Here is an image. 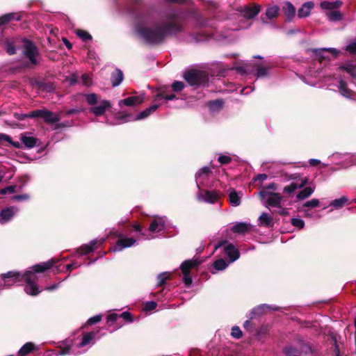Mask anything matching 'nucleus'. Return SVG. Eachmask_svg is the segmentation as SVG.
<instances>
[{
	"label": "nucleus",
	"instance_id": "nucleus-14",
	"mask_svg": "<svg viewBox=\"0 0 356 356\" xmlns=\"http://www.w3.org/2000/svg\"><path fill=\"white\" fill-rule=\"evenodd\" d=\"M18 212V209L15 207H8L0 211V223L2 225L10 222L15 215Z\"/></svg>",
	"mask_w": 356,
	"mask_h": 356
},
{
	"label": "nucleus",
	"instance_id": "nucleus-35",
	"mask_svg": "<svg viewBox=\"0 0 356 356\" xmlns=\"http://www.w3.org/2000/svg\"><path fill=\"white\" fill-rule=\"evenodd\" d=\"M259 224L264 226H270L273 223V218L267 213H263L259 217Z\"/></svg>",
	"mask_w": 356,
	"mask_h": 356
},
{
	"label": "nucleus",
	"instance_id": "nucleus-28",
	"mask_svg": "<svg viewBox=\"0 0 356 356\" xmlns=\"http://www.w3.org/2000/svg\"><path fill=\"white\" fill-rule=\"evenodd\" d=\"M159 104H153L148 107L147 108L145 109L144 111H141L135 118L136 120H142L144 118H147L152 113L154 112L158 108Z\"/></svg>",
	"mask_w": 356,
	"mask_h": 356
},
{
	"label": "nucleus",
	"instance_id": "nucleus-5",
	"mask_svg": "<svg viewBox=\"0 0 356 356\" xmlns=\"http://www.w3.org/2000/svg\"><path fill=\"white\" fill-rule=\"evenodd\" d=\"M95 336V332H92L86 333L83 336L81 341H80V343L79 344H77L76 346L74 344L68 345L67 346H66L63 348H61L58 351V355H70V354L81 353V351H76L75 348H83L88 345H90V343L92 342V341L94 339Z\"/></svg>",
	"mask_w": 356,
	"mask_h": 356
},
{
	"label": "nucleus",
	"instance_id": "nucleus-13",
	"mask_svg": "<svg viewBox=\"0 0 356 356\" xmlns=\"http://www.w3.org/2000/svg\"><path fill=\"white\" fill-rule=\"evenodd\" d=\"M119 240L117 241L115 246L113 248V252H120L127 248L134 246L136 243V240L133 238H128L123 236L122 234L118 235Z\"/></svg>",
	"mask_w": 356,
	"mask_h": 356
},
{
	"label": "nucleus",
	"instance_id": "nucleus-29",
	"mask_svg": "<svg viewBox=\"0 0 356 356\" xmlns=\"http://www.w3.org/2000/svg\"><path fill=\"white\" fill-rule=\"evenodd\" d=\"M22 141L26 147L32 148L36 145L38 140L29 134L22 137Z\"/></svg>",
	"mask_w": 356,
	"mask_h": 356
},
{
	"label": "nucleus",
	"instance_id": "nucleus-30",
	"mask_svg": "<svg viewBox=\"0 0 356 356\" xmlns=\"http://www.w3.org/2000/svg\"><path fill=\"white\" fill-rule=\"evenodd\" d=\"M111 80L113 87L119 86L123 80L122 72L120 70H115L112 74Z\"/></svg>",
	"mask_w": 356,
	"mask_h": 356
},
{
	"label": "nucleus",
	"instance_id": "nucleus-54",
	"mask_svg": "<svg viewBox=\"0 0 356 356\" xmlns=\"http://www.w3.org/2000/svg\"><path fill=\"white\" fill-rule=\"evenodd\" d=\"M29 199V195L27 194L17 195L12 197V200L15 201H24Z\"/></svg>",
	"mask_w": 356,
	"mask_h": 356
},
{
	"label": "nucleus",
	"instance_id": "nucleus-12",
	"mask_svg": "<svg viewBox=\"0 0 356 356\" xmlns=\"http://www.w3.org/2000/svg\"><path fill=\"white\" fill-rule=\"evenodd\" d=\"M23 54L29 59L33 65L37 64L36 56L38 54L36 47L29 40H23Z\"/></svg>",
	"mask_w": 356,
	"mask_h": 356
},
{
	"label": "nucleus",
	"instance_id": "nucleus-56",
	"mask_svg": "<svg viewBox=\"0 0 356 356\" xmlns=\"http://www.w3.org/2000/svg\"><path fill=\"white\" fill-rule=\"evenodd\" d=\"M218 161L222 164H227L231 161V158L227 155H221L218 157Z\"/></svg>",
	"mask_w": 356,
	"mask_h": 356
},
{
	"label": "nucleus",
	"instance_id": "nucleus-33",
	"mask_svg": "<svg viewBox=\"0 0 356 356\" xmlns=\"http://www.w3.org/2000/svg\"><path fill=\"white\" fill-rule=\"evenodd\" d=\"M343 161L346 163L344 164L345 168L356 165V154H344Z\"/></svg>",
	"mask_w": 356,
	"mask_h": 356
},
{
	"label": "nucleus",
	"instance_id": "nucleus-63",
	"mask_svg": "<svg viewBox=\"0 0 356 356\" xmlns=\"http://www.w3.org/2000/svg\"><path fill=\"white\" fill-rule=\"evenodd\" d=\"M309 163L311 165L315 166L321 163V161L316 159H311L309 160Z\"/></svg>",
	"mask_w": 356,
	"mask_h": 356
},
{
	"label": "nucleus",
	"instance_id": "nucleus-58",
	"mask_svg": "<svg viewBox=\"0 0 356 356\" xmlns=\"http://www.w3.org/2000/svg\"><path fill=\"white\" fill-rule=\"evenodd\" d=\"M175 97H176L175 95H173V94L167 95H165V96H163L162 95L159 94V95H156V99L162 98V99H163L165 100L168 101V100H172Z\"/></svg>",
	"mask_w": 356,
	"mask_h": 356
},
{
	"label": "nucleus",
	"instance_id": "nucleus-26",
	"mask_svg": "<svg viewBox=\"0 0 356 356\" xmlns=\"http://www.w3.org/2000/svg\"><path fill=\"white\" fill-rule=\"evenodd\" d=\"M241 195H240L234 189L229 190V201L233 207H237L241 204Z\"/></svg>",
	"mask_w": 356,
	"mask_h": 356
},
{
	"label": "nucleus",
	"instance_id": "nucleus-31",
	"mask_svg": "<svg viewBox=\"0 0 356 356\" xmlns=\"http://www.w3.org/2000/svg\"><path fill=\"white\" fill-rule=\"evenodd\" d=\"M284 13L286 16V18L289 20H291L296 14V8L293 6V4L290 2H286L284 7Z\"/></svg>",
	"mask_w": 356,
	"mask_h": 356
},
{
	"label": "nucleus",
	"instance_id": "nucleus-20",
	"mask_svg": "<svg viewBox=\"0 0 356 356\" xmlns=\"http://www.w3.org/2000/svg\"><path fill=\"white\" fill-rule=\"evenodd\" d=\"M105 241V238H101V239H95L90 241L89 244L83 245L81 247V248L79 250L81 254H86L90 253V252L93 251L95 249V245L96 244H102Z\"/></svg>",
	"mask_w": 356,
	"mask_h": 356
},
{
	"label": "nucleus",
	"instance_id": "nucleus-59",
	"mask_svg": "<svg viewBox=\"0 0 356 356\" xmlns=\"http://www.w3.org/2000/svg\"><path fill=\"white\" fill-rule=\"evenodd\" d=\"M31 113H15L14 117L19 120H23L26 118H31Z\"/></svg>",
	"mask_w": 356,
	"mask_h": 356
},
{
	"label": "nucleus",
	"instance_id": "nucleus-42",
	"mask_svg": "<svg viewBox=\"0 0 356 356\" xmlns=\"http://www.w3.org/2000/svg\"><path fill=\"white\" fill-rule=\"evenodd\" d=\"M223 102L221 99H217L215 101L210 102L209 103V108L211 111H215L216 109L220 108L222 106Z\"/></svg>",
	"mask_w": 356,
	"mask_h": 356
},
{
	"label": "nucleus",
	"instance_id": "nucleus-38",
	"mask_svg": "<svg viewBox=\"0 0 356 356\" xmlns=\"http://www.w3.org/2000/svg\"><path fill=\"white\" fill-rule=\"evenodd\" d=\"M170 273L163 272V273H160L157 276V284H156V286H161L162 285H163L165 283L166 280L170 279Z\"/></svg>",
	"mask_w": 356,
	"mask_h": 356
},
{
	"label": "nucleus",
	"instance_id": "nucleus-2",
	"mask_svg": "<svg viewBox=\"0 0 356 356\" xmlns=\"http://www.w3.org/2000/svg\"><path fill=\"white\" fill-rule=\"evenodd\" d=\"M53 265L54 261L51 259L47 262L33 266L32 267L33 271H26L24 273H20L16 271H10L7 273L1 274V276L3 281L2 288H9L14 284L24 280L26 283L24 287V291L29 295L37 296L41 292V290L39 289V287L36 284L38 277L35 273L49 269L53 266Z\"/></svg>",
	"mask_w": 356,
	"mask_h": 356
},
{
	"label": "nucleus",
	"instance_id": "nucleus-32",
	"mask_svg": "<svg viewBox=\"0 0 356 356\" xmlns=\"http://www.w3.org/2000/svg\"><path fill=\"white\" fill-rule=\"evenodd\" d=\"M315 188L314 187H306L302 191H300L297 194V198L298 200H305L307 197H309L314 191Z\"/></svg>",
	"mask_w": 356,
	"mask_h": 356
},
{
	"label": "nucleus",
	"instance_id": "nucleus-22",
	"mask_svg": "<svg viewBox=\"0 0 356 356\" xmlns=\"http://www.w3.org/2000/svg\"><path fill=\"white\" fill-rule=\"evenodd\" d=\"M314 7V3L308 1L302 4L301 8L298 11V16L299 18L307 17L309 15L312 9Z\"/></svg>",
	"mask_w": 356,
	"mask_h": 356
},
{
	"label": "nucleus",
	"instance_id": "nucleus-53",
	"mask_svg": "<svg viewBox=\"0 0 356 356\" xmlns=\"http://www.w3.org/2000/svg\"><path fill=\"white\" fill-rule=\"evenodd\" d=\"M265 309H270V307L267 305H261L258 306L257 307L254 308L252 310V313L253 314H260Z\"/></svg>",
	"mask_w": 356,
	"mask_h": 356
},
{
	"label": "nucleus",
	"instance_id": "nucleus-40",
	"mask_svg": "<svg viewBox=\"0 0 356 356\" xmlns=\"http://www.w3.org/2000/svg\"><path fill=\"white\" fill-rule=\"evenodd\" d=\"M228 264L229 263H227L225 259H220L213 263V267L217 270H223L227 267Z\"/></svg>",
	"mask_w": 356,
	"mask_h": 356
},
{
	"label": "nucleus",
	"instance_id": "nucleus-25",
	"mask_svg": "<svg viewBox=\"0 0 356 356\" xmlns=\"http://www.w3.org/2000/svg\"><path fill=\"white\" fill-rule=\"evenodd\" d=\"M261 9V6L259 5L253 7L247 6L243 10V15L248 19H252L258 15Z\"/></svg>",
	"mask_w": 356,
	"mask_h": 356
},
{
	"label": "nucleus",
	"instance_id": "nucleus-43",
	"mask_svg": "<svg viewBox=\"0 0 356 356\" xmlns=\"http://www.w3.org/2000/svg\"><path fill=\"white\" fill-rule=\"evenodd\" d=\"M341 69L345 70L351 76L356 78V67L352 65H347L346 66L341 67Z\"/></svg>",
	"mask_w": 356,
	"mask_h": 356
},
{
	"label": "nucleus",
	"instance_id": "nucleus-21",
	"mask_svg": "<svg viewBox=\"0 0 356 356\" xmlns=\"http://www.w3.org/2000/svg\"><path fill=\"white\" fill-rule=\"evenodd\" d=\"M251 225L249 223L240 222L234 224L232 227L231 230L233 232L238 234H245L250 230Z\"/></svg>",
	"mask_w": 356,
	"mask_h": 356
},
{
	"label": "nucleus",
	"instance_id": "nucleus-62",
	"mask_svg": "<svg viewBox=\"0 0 356 356\" xmlns=\"http://www.w3.org/2000/svg\"><path fill=\"white\" fill-rule=\"evenodd\" d=\"M268 176L266 174H259L255 178L254 181H264L267 179Z\"/></svg>",
	"mask_w": 356,
	"mask_h": 356
},
{
	"label": "nucleus",
	"instance_id": "nucleus-44",
	"mask_svg": "<svg viewBox=\"0 0 356 356\" xmlns=\"http://www.w3.org/2000/svg\"><path fill=\"white\" fill-rule=\"evenodd\" d=\"M291 224L296 227L302 229L304 227L305 222L302 219L298 218H294L291 219Z\"/></svg>",
	"mask_w": 356,
	"mask_h": 356
},
{
	"label": "nucleus",
	"instance_id": "nucleus-15",
	"mask_svg": "<svg viewBox=\"0 0 356 356\" xmlns=\"http://www.w3.org/2000/svg\"><path fill=\"white\" fill-rule=\"evenodd\" d=\"M220 198V193L217 191H206L204 193H198L197 199L199 201L209 204L216 202Z\"/></svg>",
	"mask_w": 356,
	"mask_h": 356
},
{
	"label": "nucleus",
	"instance_id": "nucleus-16",
	"mask_svg": "<svg viewBox=\"0 0 356 356\" xmlns=\"http://www.w3.org/2000/svg\"><path fill=\"white\" fill-rule=\"evenodd\" d=\"M19 42L18 38H3L2 35L0 38V44H3L6 51L10 55L15 54L16 53L15 44Z\"/></svg>",
	"mask_w": 356,
	"mask_h": 356
},
{
	"label": "nucleus",
	"instance_id": "nucleus-4",
	"mask_svg": "<svg viewBox=\"0 0 356 356\" xmlns=\"http://www.w3.org/2000/svg\"><path fill=\"white\" fill-rule=\"evenodd\" d=\"M85 97L88 104L91 106L90 111L95 116L104 115L106 111L111 106L109 101L100 99L96 94H86Z\"/></svg>",
	"mask_w": 356,
	"mask_h": 356
},
{
	"label": "nucleus",
	"instance_id": "nucleus-64",
	"mask_svg": "<svg viewBox=\"0 0 356 356\" xmlns=\"http://www.w3.org/2000/svg\"><path fill=\"white\" fill-rule=\"evenodd\" d=\"M278 210L277 211L279 213L283 216H287L289 215V212L286 211V209L282 208L280 206L277 207Z\"/></svg>",
	"mask_w": 356,
	"mask_h": 356
},
{
	"label": "nucleus",
	"instance_id": "nucleus-27",
	"mask_svg": "<svg viewBox=\"0 0 356 356\" xmlns=\"http://www.w3.org/2000/svg\"><path fill=\"white\" fill-rule=\"evenodd\" d=\"M13 19L19 21L21 19V15L18 13H11L0 17V26Z\"/></svg>",
	"mask_w": 356,
	"mask_h": 356
},
{
	"label": "nucleus",
	"instance_id": "nucleus-41",
	"mask_svg": "<svg viewBox=\"0 0 356 356\" xmlns=\"http://www.w3.org/2000/svg\"><path fill=\"white\" fill-rule=\"evenodd\" d=\"M77 36H79L83 41H88L92 39V36L86 31L83 30H77L76 31Z\"/></svg>",
	"mask_w": 356,
	"mask_h": 356
},
{
	"label": "nucleus",
	"instance_id": "nucleus-10",
	"mask_svg": "<svg viewBox=\"0 0 356 356\" xmlns=\"http://www.w3.org/2000/svg\"><path fill=\"white\" fill-rule=\"evenodd\" d=\"M31 118H40L47 123H56L60 119V116L47 110H35L31 112Z\"/></svg>",
	"mask_w": 356,
	"mask_h": 356
},
{
	"label": "nucleus",
	"instance_id": "nucleus-61",
	"mask_svg": "<svg viewBox=\"0 0 356 356\" xmlns=\"http://www.w3.org/2000/svg\"><path fill=\"white\" fill-rule=\"evenodd\" d=\"M297 353L296 350L292 347H286L285 349H284V353L287 355V356H293V355H295L296 353Z\"/></svg>",
	"mask_w": 356,
	"mask_h": 356
},
{
	"label": "nucleus",
	"instance_id": "nucleus-36",
	"mask_svg": "<svg viewBox=\"0 0 356 356\" xmlns=\"http://www.w3.org/2000/svg\"><path fill=\"white\" fill-rule=\"evenodd\" d=\"M35 346L31 342H27L25 343L19 350V356H25L34 350Z\"/></svg>",
	"mask_w": 356,
	"mask_h": 356
},
{
	"label": "nucleus",
	"instance_id": "nucleus-46",
	"mask_svg": "<svg viewBox=\"0 0 356 356\" xmlns=\"http://www.w3.org/2000/svg\"><path fill=\"white\" fill-rule=\"evenodd\" d=\"M319 205V200L318 199L314 198L311 200L307 201L303 207H316Z\"/></svg>",
	"mask_w": 356,
	"mask_h": 356
},
{
	"label": "nucleus",
	"instance_id": "nucleus-18",
	"mask_svg": "<svg viewBox=\"0 0 356 356\" xmlns=\"http://www.w3.org/2000/svg\"><path fill=\"white\" fill-rule=\"evenodd\" d=\"M144 100V95H140L137 96H132L127 97L124 99L120 100L119 102V105L120 106L122 104H124L127 106H137L140 104Z\"/></svg>",
	"mask_w": 356,
	"mask_h": 356
},
{
	"label": "nucleus",
	"instance_id": "nucleus-39",
	"mask_svg": "<svg viewBox=\"0 0 356 356\" xmlns=\"http://www.w3.org/2000/svg\"><path fill=\"white\" fill-rule=\"evenodd\" d=\"M326 16L330 21H339L342 19V15L339 10L327 12Z\"/></svg>",
	"mask_w": 356,
	"mask_h": 356
},
{
	"label": "nucleus",
	"instance_id": "nucleus-49",
	"mask_svg": "<svg viewBox=\"0 0 356 356\" xmlns=\"http://www.w3.org/2000/svg\"><path fill=\"white\" fill-rule=\"evenodd\" d=\"M119 317V316L115 313H112V314H108L107 316H106V321H107V323L108 324V325H111V324L113 323H114L115 321H117L118 318Z\"/></svg>",
	"mask_w": 356,
	"mask_h": 356
},
{
	"label": "nucleus",
	"instance_id": "nucleus-6",
	"mask_svg": "<svg viewBox=\"0 0 356 356\" xmlns=\"http://www.w3.org/2000/svg\"><path fill=\"white\" fill-rule=\"evenodd\" d=\"M201 261L197 258L186 260L184 261L180 268L183 274V282L186 286H190L192 283V278L190 275V270L192 268L197 267Z\"/></svg>",
	"mask_w": 356,
	"mask_h": 356
},
{
	"label": "nucleus",
	"instance_id": "nucleus-50",
	"mask_svg": "<svg viewBox=\"0 0 356 356\" xmlns=\"http://www.w3.org/2000/svg\"><path fill=\"white\" fill-rule=\"evenodd\" d=\"M101 320H102V315L97 314V315H95V316L90 318L87 321V324L91 325H93L95 323L99 322Z\"/></svg>",
	"mask_w": 356,
	"mask_h": 356
},
{
	"label": "nucleus",
	"instance_id": "nucleus-9",
	"mask_svg": "<svg viewBox=\"0 0 356 356\" xmlns=\"http://www.w3.org/2000/svg\"><path fill=\"white\" fill-rule=\"evenodd\" d=\"M261 198L265 200L266 207H278L282 197L279 193H275L266 190H262L259 193Z\"/></svg>",
	"mask_w": 356,
	"mask_h": 356
},
{
	"label": "nucleus",
	"instance_id": "nucleus-37",
	"mask_svg": "<svg viewBox=\"0 0 356 356\" xmlns=\"http://www.w3.org/2000/svg\"><path fill=\"white\" fill-rule=\"evenodd\" d=\"M279 7L277 6H273L268 7L266 10V17L268 19H272L278 15Z\"/></svg>",
	"mask_w": 356,
	"mask_h": 356
},
{
	"label": "nucleus",
	"instance_id": "nucleus-11",
	"mask_svg": "<svg viewBox=\"0 0 356 356\" xmlns=\"http://www.w3.org/2000/svg\"><path fill=\"white\" fill-rule=\"evenodd\" d=\"M184 79L191 86H200L205 79L204 74L198 71L191 70L184 75Z\"/></svg>",
	"mask_w": 356,
	"mask_h": 356
},
{
	"label": "nucleus",
	"instance_id": "nucleus-55",
	"mask_svg": "<svg viewBox=\"0 0 356 356\" xmlns=\"http://www.w3.org/2000/svg\"><path fill=\"white\" fill-rule=\"evenodd\" d=\"M268 75V70L266 67H259L257 70V77H264Z\"/></svg>",
	"mask_w": 356,
	"mask_h": 356
},
{
	"label": "nucleus",
	"instance_id": "nucleus-51",
	"mask_svg": "<svg viewBox=\"0 0 356 356\" xmlns=\"http://www.w3.org/2000/svg\"><path fill=\"white\" fill-rule=\"evenodd\" d=\"M81 81L84 86H89L92 83L91 77L89 74H84L81 76Z\"/></svg>",
	"mask_w": 356,
	"mask_h": 356
},
{
	"label": "nucleus",
	"instance_id": "nucleus-3",
	"mask_svg": "<svg viewBox=\"0 0 356 356\" xmlns=\"http://www.w3.org/2000/svg\"><path fill=\"white\" fill-rule=\"evenodd\" d=\"M134 228L136 231L138 232L140 235L145 239L149 240L154 238L167 229L166 219L165 217L155 218L149 225L148 234L143 232L142 227L140 225H134Z\"/></svg>",
	"mask_w": 356,
	"mask_h": 356
},
{
	"label": "nucleus",
	"instance_id": "nucleus-52",
	"mask_svg": "<svg viewBox=\"0 0 356 356\" xmlns=\"http://www.w3.org/2000/svg\"><path fill=\"white\" fill-rule=\"evenodd\" d=\"M157 305L154 301L147 302L145 305V310L147 312L152 311L156 309Z\"/></svg>",
	"mask_w": 356,
	"mask_h": 356
},
{
	"label": "nucleus",
	"instance_id": "nucleus-48",
	"mask_svg": "<svg viewBox=\"0 0 356 356\" xmlns=\"http://www.w3.org/2000/svg\"><path fill=\"white\" fill-rule=\"evenodd\" d=\"M172 90L175 92L181 91L184 88V84L181 81H175L172 85Z\"/></svg>",
	"mask_w": 356,
	"mask_h": 356
},
{
	"label": "nucleus",
	"instance_id": "nucleus-45",
	"mask_svg": "<svg viewBox=\"0 0 356 356\" xmlns=\"http://www.w3.org/2000/svg\"><path fill=\"white\" fill-rule=\"evenodd\" d=\"M231 335L235 339H240L242 337V332L239 327L234 326L232 329Z\"/></svg>",
	"mask_w": 356,
	"mask_h": 356
},
{
	"label": "nucleus",
	"instance_id": "nucleus-17",
	"mask_svg": "<svg viewBox=\"0 0 356 356\" xmlns=\"http://www.w3.org/2000/svg\"><path fill=\"white\" fill-rule=\"evenodd\" d=\"M209 168L204 167L196 173L195 181L199 188L205 184V181L209 178Z\"/></svg>",
	"mask_w": 356,
	"mask_h": 356
},
{
	"label": "nucleus",
	"instance_id": "nucleus-60",
	"mask_svg": "<svg viewBox=\"0 0 356 356\" xmlns=\"http://www.w3.org/2000/svg\"><path fill=\"white\" fill-rule=\"evenodd\" d=\"M346 49L352 54H356V42L347 45Z\"/></svg>",
	"mask_w": 356,
	"mask_h": 356
},
{
	"label": "nucleus",
	"instance_id": "nucleus-1",
	"mask_svg": "<svg viewBox=\"0 0 356 356\" xmlns=\"http://www.w3.org/2000/svg\"><path fill=\"white\" fill-rule=\"evenodd\" d=\"M181 31L180 25L174 21L163 26L154 23L149 15L139 17L134 26L135 33L148 43L161 42L168 35Z\"/></svg>",
	"mask_w": 356,
	"mask_h": 356
},
{
	"label": "nucleus",
	"instance_id": "nucleus-47",
	"mask_svg": "<svg viewBox=\"0 0 356 356\" xmlns=\"http://www.w3.org/2000/svg\"><path fill=\"white\" fill-rule=\"evenodd\" d=\"M16 186H10L0 190L1 195L7 193H14L15 192Z\"/></svg>",
	"mask_w": 356,
	"mask_h": 356
},
{
	"label": "nucleus",
	"instance_id": "nucleus-24",
	"mask_svg": "<svg viewBox=\"0 0 356 356\" xmlns=\"http://www.w3.org/2000/svg\"><path fill=\"white\" fill-rule=\"evenodd\" d=\"M339 90L342 96L348 99L354 98V92L347 88L346 83L342 80L339 81Z\"/></svg>",
	"mask_w": 356,
	"mask_h": 356
},
{
	"label": "nucleus",
	"instance_id": "nucleus-57",
	"mask_svg": "<svg viewBox=\"0 0 356 356\" xmlns=\"http://www.w3.org/2000/svg\"><path fill=\"white\" fill-rule=\"evenodd\" d=\"M120 317L122 318L125 321L131 322V314L128 312H122L120 316Z\"/></svg>",
	"mask_w": 356,
	"mask_h": 356
},
{
	"label": "nucleus",
	"instance_id": "nucleus-23",
	"mask_svg": "<svg viewBox=\"0 0 356 356\" xmlns=\"http://www.w3.org/2000/svg\"><path fill=\"white\" fill-rule=\"evenodd\" d=\"M342 5L341 1H324L321 3V8L325 10H329L330 12L332 10L339 8Z\"/></svg>",
	"mask_w": 356,
	"mask_h": 356
},
{
	"label": "nucleus",
	"instance_id": "nucleus-34",
	"mask_svg": "<svg viewBox=\"0 0 356 356\" xmlns=\"http://www.w3.org/2000/svg\"><path fill=\"white\" fill-rule=\"evenodd\" d=\"M348 199L346 196H342L339 199H335L332 201L330 204V206L338 209L343 207L348 202Z\"/></svg>",
	"mask_w": 356,
	"mask_h": 356
},
{
	"label": "nucleus",
	"instance_id": "nucleus-8",
	"mask_svg": "<svg viewBox=\"0 0 356 356\" xmlns=\"http://www.w3.org/2000/svg\"><path fill=\"white\" fill-rule=\"evenodd\" d=\"M223 248L225 254L229 259V264L232 263L239 258L240 254L234 245L228 243L227 241H222L215 245V250Z\"/></svg>",
	"mask_w": 356,
	"mask_h": 356
},
{
	"label": "nucleus",
	"instance_id": "nucleus-7",
	"mask_svg": "<svg viewBox=\"0 0 356 356\" xmlns=\"http://www.w3.org/2000/svg\"><path fill=\"white\" fill-rule=\"evenodd\" d=\"M292 180L291 184L283 188V191L287 194H291L296 190L302 188L308 183V179L306 177H302L299 174H294L290 177Z\"/></svg>",
	"mask_w": 356,
	"mask_h": 356
},
{
	"label": "nucleus",
	"instance_id": "nucleus-19",
	"mask_svg": "<svg viewBox=\"0 0 356 356\" xmlns=\"http://www.w3.org/2000/svg\"><path fill=\"white\" fill-rule=\"evenodd\" d=\"M316 56H319L323 59H326V54L331 53L335 58L339 56V51L335 48H322L314 49L311 50Z\"/></svg>",
	"mask_w": 356,
	"mask_h": 356
}]
</instances>
